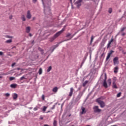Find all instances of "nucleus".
<instances>
[{"label":"nucleus","mask_w":126,"mask_h":126,"mask_svg":"<svg viewBox=\"0 0 126 126\" xmlns=\"http://www.w3.org/2000/svg\"><path fill=\"white\" fill-rule=\"evenodd\" d=\"M63 31H64V28L62 29L61 31L57 32L53 37L50 38V42H53V41L56 39V38H58V37H59L61 34L63 32Z\"/></svg>","instance_id":"nucleus-1"},{"label":"nucleus","mask_w":126,"mask_h":126,"mask_svg":"<svg viewBox=\"0 0 126 126\" xmlns=\"http://www.w3.org/2000/svg\"><path fill=\"white\" fill-rule=\"evenodd\" d=\"M101 79H103V85L105 88H108V84H107V74L106 73L102 74L101 76Z\"/></svg>","instance_id":"nucleus-2"},{"label":"nucleus","mask_w":126,"mask_h":126,"mask_svg":"<svg viewBox=\"0 0 126 126\" xmlns=\"http://www.w3.org/2000/svg\"><path fill=\"white\" fill-rule=\"evenodd\" d=\"M84 92H85V90H84L82 92H80L79 93L78 95L76 98V102H78V100L81 99V97H82V95H83Z\"/></svg>","instance_id":"nucleus-3"},{"label":"nucleus","mask_w":126,"mask_h":126,"mask_svg":"<svg viewBox=\"0 0 126 126\" xmlns=\"http://www.w3.org/2000/svg\"><path fill=\"white\" fill-rule=\"evenodd\" d=\"M96 102L99 104V105H100V106L101 108H104V107H105V102L104 101L101 100V99H100V98L97 99Z\"/></svg>","instance_id":"nucleus-4"},{"label":"nucleus","mask_w":126,"mask_h":126,"mask_svg":"<svg viewBox=\"0 0 126 126\" xmlns=\"http://www.w3.org/2000/svg\"><path fill=\"white\" fill-rule=\"evenodd\" d=\"M94 113H100L102 110L99 109V106H95L93 107Z\"/></svg>","instance_id":"nucleus-5"},{"label":"nucleus","mask_w":126,"mask_h":126,"mask_svg":"<svg viewBox=\"0 0 126 126\" xmlns=\"http://www.w3.org/2000/svg\"><path fill=\"white\" fill-rule=\"evenodd\" d=\"M60 44H61V43H60V42H59L58 44H56V45H54L50 48V51H51V53H53V52H54V51H55V49H56V48H58V46H59Z\"/></svg>","instance_id":"nucleus-6"},{"label":"nucleus","mask_w":126,"mask_h":126,"mask_svg":"<svg viewBox=\"0 0 126 126\" xmlns=\"http://www.w3.org/2000/svg\"><path fill=\"white\" fill-rule=\"evenodd\" d=\"M113 63L114 65L119 63V57H116L113 59Z\"/></svg>","instance_id":"nucleus-7"},{"label":"nucleus","mask_w":126,"mask_h":126,"mask_svg":"<svg viewBox=\"0 0 126 126\" xmlns=\"http://www.w3.org/2000/svg\"><path fill=\"white\" fill-rule=\"evenodd\" d=\"M76 34V32H75L74 34H73V35L71 34V37H70L68 39H65V40H63L62 41H61L60 42V44H62V43H63V42H65V41H68L69 40H71V39H72V38H73V37H74V36H75V34Z\"/></svg>","instance_id":"nucleus-8"},{"label":"nucleus","mask_w":126,"mask_h":126,"mask_svg":"<svg viewBox=\"0 0 126 126\" xmlns=\"http://www.w3.org/2000/svg\"><path fill=\"white\" fill-rule=\"evenodd\" d=\"M113 53H114V51L111 50L110 51V52L109 53H108V55L106 57V61H108V60H109L111 57V55H112V54H113Z\"/></svg>","instance_id":"nucleus-9"},{"label":"nucleus","mask_w":126,"mask_h":126,"mask_svg":"<svg viewBox=\"0 0 126 126\" xmlns=\"http://www.w3.org/2000/svg\"><path fill=\"white\" fill-rule=\"evenodd\" d=\"M31 17H32V15L31 13H30V11L28 10L27 14V18H28V19H31Z\"/></svg>","instance_id":"nucleus-10"},{"label":"nucleus","mask_w":126,"mask_h":126,"mask_svg":"<svg viewBox=\"0 0 126 126\" xmlns=\"http://www.w3.org/2000/svg\"><path fill=\"white\" fill-rule=\"evenodd\" d=\"M72 94H73V88H71L70 89V92H69L68 96L69 97H71V96H72Z\"/></svg>","instance_id":"nucleus-11"},{"label":"nucleus","mask_w":126,"mask_h":126,"mask_svg":"<svg viewBox=\"0 0 126 126\" xmlns=\"http://www.w3.org/2000/svg\"><path fill=\"white\" fill-rule=\"evenodd\" d=\"M13 99L14 100H16L17 99V97H18V95L17 94L14 93L12 94Z\"/></svg>","instance_id":"nucleus-12"},{"label":"nucleus","mask_w":126,"mask_h":126,"mask_svg":"<svg viewBox=\"0 0 126 126\" xmlns=\"http://www.w3.org/2000/svg\"><path fill=\"white\" fill-rule=\"evenodd\" d=\"M10 87H11V88H13L14 89L17 87V84H12L10 85Z\"/></svg>","instance_id":"nucleus-13"},{"label":"nucleus","mask_w":126,"mask_h":126,"mask_svg":"<svg viewBox=\"0 0 126 126\" xmlns=\"http://www.w3.org/2000/svg\"><path fill=\"white\" fill-rule=\"evenodd\" d=\"M112 88L118 89V87L117 86V84H116V83H112Z\"/></svg>","instance_id":"nucleus-14"},{"label":"nucleus","mask_w":126,"mask_h":126,"mask_svg":"<svg viewBox=\"0 0 126 126\" xmlns=\"http://www.w3.org/2000/svg\"><path fill=\"white\" fill-rule=\"evenodd\" d=\"M113 41H114V38H111V40L109 41V42L107 44V48H109V47H110L112 42H113Z\"/></svg>","instance_id":"nucleus-15"},{"label":"nucleus","mask_w":126,"mask_h":126,"mask_svg":"<svg viewBox=\"0 0 126 126\" xmlns=\"http://www.w3.org/2000/svg\"><path fill=\"white\" fill-rule=\"evenodd\" d=\"M66 38H71V33H69V32H67L66 34V36H65Z\"/></svg>","instance_id":"nucleus-16"},{"label":"nucleus","mask_w":126,"mask_h":126,"mask_svg":"<svg viewBox=\"0 0 126 126\" xmlns=\"http://www.w3.org/2000/svg\"><path fill=\"white\" fill-rule=\"evenodd\" d=\"M30 30H31V28L30 27H27L26 29V32L27 33H29V32H30Z\"/></svg>","instance_id":"nucleus-17"},{"label":"nucleus","mask_w":126,"mask_h":126,"mask_svg":"<svg viewBox=\"0 0 126 126\" xmlns=\"http://www.w3.org/2000/svg\"><path fill=\"white\" fill-rule=\"evenodd\" d=\"M118 69H119V67L116 66L115 67H114V72L115 73H118Z\"/></svg>","instance_id":"nucleus-18"},{"label":"nucleus","mask_w":126,"mask_h":126,"mask_svg":"<svg viewBox=\"0 0 126 126\" xmlns=\"http://www.w3.org/2000/svg\"><path fill=\"white\" fill-rule=\"evenodd\" d=\"M58 87H56L53 89L52 91L53 92H58Z\"/></svg>","instance_id":"nucleus-19"},{"label":"nucleus","mask_w":126,"mask_h":126,"mask_svg":"<svg viewBox=\"0 0 126 126\" xmlns=\"http://www.w3.org/2000/svg\"><path fill=\"white\" fill-rule=\"evenodd\" d=\"M86 113V111H85V108H82V112H81L82 115H83V114H85Z\"/></svg>","instance_id":"nucleus-20"},{"label":"nucleus","mask_w":126,"mask_h":126,"mask_svg":"<svg viewBox=\"0 0 126 126\" xmlns=\"http://www.w3.org/2000/svg\"><path fill=\"white\" fill-rule=\"evenodd\" d=\"M21 19L23 21H26V18H25V16L24 15L22 16Z\"/></svg>","instance_id":"nucleus-21"},{"label":"nucleus","mask_w":126,"mask_h":126,"mask_svg":"<svg viewBox=\"0 0 126 126\" xmlns=\"http://www.w3.org/2000/svg\"><path fill=\"white\" fill-rule=\"evenodd\" d=\"M12 42V39H9V40H7L5 41V43H7L8 44H10V43H11Z\"/></svg>","instance_id":"nucleus-22"},{"label":"nucleus","mask_w":126,"mask_h":126,"mask_svg":"<svg viewBox=\"0 0 126 126\" xmlns=\"http://www.w3.org/2000/svg\"><path fill=\"white\" fill-rule=\"evenodd\" d=\"M38 50L40 51V52H41V53L42 55H43L44 54V50L43 49H42V48L39 47L38 48Z\"/></svg>","instance_id":"nucleus-23"},{"label":"nucleus","mask_w":126,"mask_h":126,"mask_svg":"<svg viewBox=\"0 0 126 126\" xmlns=\"http://www.w3.org/2000/svg\"><path fill=\"white\" fill-rule=\"evenodd\" d=\"M108 84L110 86L111 84H112V80L111 79H109L108 80Z\"/></svg>","instance_id":"nucleus-24"},{"label":"nucleus","mask_w":126,"mask_h":126,"mask_svg":"<svg viewBox=\"0 0 126 126\" xmlns=\"http://www.w3.org/2000/svg\"><path fill=\"white\" fill-rule=\"evenodd\" d=\"M51 70H52V66H50L48 68V69H47V72H50V71H51Z\"/></svg>","instance_id":"nucleus-25"},{"label":"nucleus","mask_w":126,"mask_h":126,"mask_svg":"<svg viewBox=\"0 0 126 126\" xmlns=\"http://www.w3.org/2000/svg\"><path fill=\"white\" fill-rule=\"evenodd\" d=\"M88 83V81H85L83 83V87H85V86H86V84Z\"/></svg>","instance_id":"nucleus-26"},{"label":"nucleus","mask_w":126,"mask_h":126,"mask_svg":"<svg viewBox=\"0 0 126 126\" xmlns=\"http://www.w3.org/2000/svg\"><path fill=\"white\" fill-rule=\"evenodd\" d=\"M5 37L7 38V39H12V38H13V36L6 35Z\"/></svg>","instance_id":"nucleus-27"},{"label":"nucleus","mask_w":126,"mask_h":126,"mask_svg":"<svg viewBox=\"0 0 126 126\" xmlns=\"http://www.w3.org/2000/svg\"><path fill=\"white\" fill-rule=\"evenodd\" d=\"M116 81H117V78L116 77H114L113 79L112 83H116Z\"/></svg>","instance_id":"nucleus-28"},{"label":"nucleus","mask_w":126,"mask_h":126,"mask_svg":"<svg viewBox=\"0 0 126 126\" xmlns=\"http://www.w3.org/2000/svg\"><path fill=\"white\" fill-rule=\"evenodd\" d=\"M42 68H39V71H38L39 74V75H41V74H42Z\"/></svg>","instance_id":"nucleus-29"},{"label":"nucleus","mask_w":126,"mask_h":126,"mask_svg":"<svg viewBox=\"0 0 126 126\" xmlns=\"http://www.w3.org/2000/svg\"><path fill=\"white\" fill-rule=\"evenodd\" d=\"M82 2V0H78L76 1V3L81 4V2Z\"/></svg>","instance_id":"nucleus-30"},{"label":"nucleus","mask_w":126,"mask_h":126,"mask_svg":"<svg viewBox=\"0 0 126 126\" xmlns=\"http://www.w3.org/2000/svg\"><path fill=\"white\" fill-rule=\"evenodd\" d=\"M94 40V36H92L91 39V42L90 44H92V42H93V40Z\"/></svg>","instance_id":"nucleus-31"},{"label":"nucleus","mask_w":126,"mask_h":126,"mask_svg":"<svg viewBox=\"0 0 126 126\" xmlns=\"http://www.w3.org/2000/svg\"><path fill=\"white\" fill-rule=\"evenodd\" d=\"M14 79H15V78L14 77H10L9 78V80H10V81H11L12 80H14Z\"/></svg>","instance_id":"nucleus-32"},{"label":"nucleus","mask_w":126,"mask_h":126,"mask_svg":"<svg viewBox=\"0 0 126 126\" xmlns=\"http://www.w3.org/2000/svg\"><path fill=\"white\" fill-rule=\"evenodd\" d=\"M42 0V4L43 5V6H44V12H45V10H46V6H45V3H44V1L43 0Z\"/></svg>","instance_id":"nucleus-33"},{"label":"nucleus","mask_w":126,"mask_h":126,"mask_svg":"<svg viewBox=\"0 0 126 126\" xmlns=\"http://www.w3.org/2000/svg\"><path fill=\"white\" fill-rule=\"evenodd\" d=\"M53 126H57V121H56V120L54 121Z\"/></svg>","instance_id":"nucleus-34"},{"label":"nucleus","mask_w":126,"mask_h":126,"mask_svg":"<svg viewBox=\"0 0 126 126\" xmlns=\"http://www.w3.org/2000/svg\"><path fill=\"white\" fill-rule=\"evenodd\" d=\"M121 95H122V93H119L117 95V97H121Z\"/></svg>","instance_id":"nucleus-35"},{"label":"nucleus","mask_w":126,"mask_h":126,"mask_svg":"<svg viewBox=\"0 0 126 126\" xmlns=\"http://www.w3.org/2000/svg\"><path fill=\"white\" fill-rule=\"evenodd\" d=\"M24 79H25V76H23L22 77H21L20 78V80H24Z\"/></svg>","instance_id":"nucleus-36"},{"label":"nucleus","mask_w":126,"mask_h":126,"mask_svg":"<svg viewBox=\"0 0 126 126\" xmlns=\"http://www.w3.org/2000/svg\"><path fill=\"white\" fill-rule=\"evenodd\" d=\"M46 110H47V107L44 106L42 110L43 111V112H46Z\"/></svg>","instance_id":"nucleus-37"},{"label":"nucleus","mask_w":126,"mask_h":126,"mask_svg":"<svg viewBox=\"0 0 126 126\" xmlns=\"http://www.w3.org/2000/svg\"><path fill=\"white\" fill-rule=\"evenodd\" d=\"M84 63H85V60L84 59L82 62L81 67H82L83 65V64Z\"/></svg>","instance_id":"nucleus-38"},{"label":"nucleus","mask_w":126,"mask_h":126,"mask_svg":"<svg viewBox=\"0 0 126 126\" xmlns=\"http://www.w3.org/2000/svg\"><path fill=\"white\" fill-rule=\"evenodd\" d=\"M5 95L6 97H9V96H10V94H9V93H6Z\"/></svg>","instance_id":"nucleus-39"},{"label":"nucleus","mask_w":126,"mask_h":126,"mask_svg":"<svg viewBox=\"0 0 126 126\" xmlns=\"http://www.w3.org/2000/svg\"><path fill=\"white\" fill-rule=\"evenodd\" d=\"M108 12L109 13H112V8H109Z\"/></svg>","instance_id":"nucleus-40"},{"label":"nucleus","mask_w":126,"mask_h":126,"mask_svg":"<svg viewBox=\"0 0 126 126\" xmlns=\"http://www.w3.org/2000/svg\"><path fill=\"white\" fill-rule=\"evenodd\" d=\"M81 6V4L77 3V7H79Z\"/></svg>","instance_id":"nucleus-41"},{"label":"nucleus","mask_w":126,"mask_h":126,"mask_svg":"<svg viewBox=\"0 0 126 126\" xmlns=\"http://www.w3.org/2000/svg\"><path fill=\"white\" fill-rule=\"evenodd\" d=\"M42 100H45V95L44 94L42 95Z\"/></svg>","instance_id":"nucleus-42"},{"label":"nucleus","mask_w":126,"mask_h":126,"mask_svg":"<svg viewBox=\"0 0 126 126\" xmlns=\"http://www.w3.org/2000/svg\"><path fill=\"white\" fill-rule=\"evenodd\" d=\"M125 29H126V28H123L121 29V32H124L125 31Z\"/></svg>","instance_id":"nucleus-43"},{"label":"nucleus","mask_w":126,"mask_h":126,"mask_svg":"<svg viewBox=\"0 0 126 126\" xmlns=\"http://www.w3.org/2000/svg\"><path fill=\"white\" fill-rule=\"evenodd\" d=\"M55 107H56V105H54L53 107H51V110H54V109H55Z\"/></svg>","instance_id":"nucleus-44"},{"label":"nucleus","mask_w":126,"mask_h":126,"mask_svg":"<svg viewBox=\"0 0 126 126\" xmlns=\"http://www.w3.org/2000/svg\"><path fill=\"white\" fill-rule=\"evenodd\" d=\"M2 55H3V52L0 51V56H2Z\"/></svg>","instance_id":"nucleus-45"},{"label":"nucleus","mask_w":126,"mask_h":126,"mask_svg":"<svg viewBox=\"0 0 126 126\" xmlns=\"http://www.w3.org/2000/svg\"><path fill=\"white\" fill-rule=\"evenodd\" d=\"M33 110H34V111H37V110H38V108H37V107H34V108H33Z\"/></svg>","instance_id":"nucleus-46"},{"label":"nucleus","mask_w":126,"mask_h":126,"mask_svg":"<svg viewBox=\"0 0 126 126\" xmlns=\"http://www.w3.org/2000/svg\"><path fill=\"white\" fill-rule=\"evenodd\" d=\"M14 65H15V63H13L12 64V65H11V66H12V67H13V66H14Z\"/></svg>","instance_id":"nucleus-47"},{"label":"nucleus","mask_w":126,"mask_h":126,"mask_svg":"<svg viewBox=\"0 0 126 126\" xmlns=\"http://www.w3.org/2000/svg\"><path fill=\"white\" fill-rule=\"evenodd\" d=\"M125 35H126V33L123 32L122 34V36H125Z\"/></svg>","instance_id":"nucleus-48"},{"label":"nucleus","mask_w":126,"mask_h":126,"mask_svg":"<svg viewBox=\"0 0 126 126\" xmlns=\"http://www.w3.org/2000/svg\"><path fill=\"white\" fill-rule=\"evenodd\" d=\"M122 53H123V55H126V52L125 51H123Z\"/></svg>","instance_id":"nucleus-49"},{"label":"nucleus","mask_w":126,"mask_h":126,"mask_svg":"<svg viewBox=\"0 0 126 126\" xmlns=\"http://www.w3.org/2000/svg\"><path fill=\"white\" fill-rule=\"evenodd\" d=\"M29 36H30V37H32V34L30 33V34H29Z\"/></svg>","instance_id":"nucleus-50"},{"label":"nucleus","mask_w":126,"mask_h":126,"mask_svg":"<svg viewBox=\"0 0 126 126\" xmlns=\"http://www.w3.org/2000/svg\"><path fill=\"white\" fill-rule=\"evenodd\" d=\"M9 19H12V16H10V17H9Z\"/></svg>","instance_id":"nucleus-51"},{"label":"nucleus","mask_w":126,"mask_h":126,"mask_svg":"<svg viewBox=\"0 0 126 126\" xmlns=\"http://www.w3.org/2000/svg\"><path fill=\"white\" fill-rule=\"evenodd\" d=\"M36 1H37V0H33V2H36Z\"/></svg>","instance_id":"nucleus-52"},{"label":"nucleus","mask_w":126,"mask_h":126,"mask_svg":"<svg viewBox=\"0 0 126 126\" xmlns=\"http://www.w3.org/2000/svg\"><path fill=\"white\" fill-rule=\"evenodd\" d=\"M43 119H44V118H43V117H40V120H43Z\"/></svg>","instance_id":"nucleus-53"},{"label":"nucleus","mask_w":126,"mask_h":126,"mask_svg":"<svg viewBox=\"0 0 126 126\" xmlns=\"http://www.w3.org/2000/svg\"><path fill=\"white\" fill-rule=\"evenodd\" d=\"M18 70H20V68H17Z\"/></svg>","instance_id":"nucleus-54"},{"label":"nucleus","mask_w":126,"mask_h":126,"mask_svg":"<svg viewBox=\"0 0 126 126\" xmlns=\"http://www.w3.org/2000/svg\"><path fill=\"white\" fill-rule=\"evenodd\" d=\"M29 109H30V110H32V107H30Z\"/></svg>","instance_id":"nucleus-55"},{"label":"nucleus","mask_w":126,"mask_h":126,"mask_svg":"<svg viewBox=\"0 0 126 126\" xmlns=\"http://www.w3.org/2000/svg\"><path fill=\"white\" fill-rule=\"evenodd\" d=\"M103 55H104V53H103L102 54H101V57H103Z\"/></svg>","instance_id":"nucleus-56"},{"label":"nucleus","mask_w":126,"mask_h":126,"mask_svg":"<svg viewBox=\"0 0 126 126\" xmlns=\"http://www.w3.org/2000/svg\"><path fill=\"white\" fill-rule=\"evenodd\" d=\"M92 0V1L95 2V1L96 0Z\"/></svg>","instance_id":"nucleus-57"},{"label":"nucleus","mask_w":126,"mask_h":126,"mask_svg":"<svg viewBox=\"0 0 126 126\" xmlns=\"http://www.w3.org/2000/svg\"><path fill=\"white\" fill-rule=\"evenodd\" d=\"M35 18H36L35 17H33V20H34L35 19Z\"/></svg>","instance_id":"nucleus-58"},{"label":"nucleus","mask_w":126,"mask_h":126,"mask_svg":"<svg viewBox=\"0 0 126 126\" xmlns=\"http://www.w3.org/2000/svg\"><path fill=\"white\" fill-rule=\"evenodd\" d=\"M70 2H72V0H70Z\"/></svg>","instance_id":"nucleus-59"},{"label":"nucleus","mask_w":126,"mask_h":126,"mask_svg":"<svg viewBox=\"0 0 126 126\" xmlns=\"http://www.w3.org/2000/svg\"><path fill=\"white\" fill-rule=\"evenodd\" d=\"M78 90H80V88H79Z\"/></svg>","instance_id":"nucleus-60"},{"label":"nucleus","mask_w":126,"mask_h":126,"mask_svg":"<svg viewBox=\"0 0 126 126\" xmlns=\"http://www.w3.org/2000/svg\"><path fill=\"white\" fill-rule=\"evenodd\" d=\"M0 78H1V76H0Z\"/></svg>","instance_id":"nucleus-61"},{"label":"nucleus","mask_w":126,"mask_h":126,"mask_svg":"<svg viewBox=\"0 0 126 126\" xmlns=\"http://www.w3.org/2000/svg\"><path fill=\"white\" fill-rule=\"evenodd\" d=\"M119 34H120V33H118L117 34V35H119Z\"/></svg>","instance_id":"nucleus-62"},{"label":"nucleus","mask_w":126,"mask_h":126,"mask_svg":"<svg viewBox=\"0 0 126 126\" xmlns=\"http://www.w3.org/2000/svg\"><path fill=\"white\" fill-rule=\"evenodd\" d=\"M50 111H48L47 113H49Z\"/></svg>","instance_id":"nucleus-63"},{"label":"nucleus","mask_w":126,"mask_h":126,"mask_svg":"<svg viewBox=\"0 0 126 126\" xmlns=\"http://www.w3.org/2000/svg\"><path fill=\"white\" fill-rule=\"evenodd\" d=\"M50 36V35H47V36Z\"/></svg>","instance_id":"nucleus-64"}]
</instances>
